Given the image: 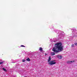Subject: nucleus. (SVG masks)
Listing matches in <instances>:
<instances>
[{"mask_svg":"<svg viewBox=\"0 0 77 77\" xmlns=\"http://www.w3.org/2000/svg\"><path fill=\"white\" fill-rule=\"evenodd\" d=\"M45 55H47V54H45Z\"/></svg>","mask_w":77,"mask_h":77,"instance_id":"16","label":"nucleus"},{"mask_svg":"<svg viewBox=\"0 0 77 77\" xmlns=\"http://www.w3.org/2000/svg\"><path fill=\"white\" fill-rule=\"evenodd\" d=\"M20 47H25V46L23 45H22L20 46Z\"/></svg>","mask_w":77,"mask_h":77,"instance_id":"14","label":"nucleus"},{"mask_svg":"<svg viewBox=\"0 0 77 77\" xmlns=\"http://www.w3.org/2000/svg\"><path fill=\"white\" fill-rule=\"evenodd\" d=\"M26 60L27 61H28V62H30V59L29 58L26 59Z\"/></svg>","mask_w":77,"mask_h":77,"instance_id":"7","label":"nucleus"},{"mask_svg":"<svg viewBox=\"0 0 77 77\" xmlns=\"http://www.w3.org/2000/svg\"><path fill=\"white\" fill-rule=\"evenodd\" d=\"M62 43H57L55 44V48H53L52 49V51L54 53H57L59 51H62L63 50V46H62Z\"/></svg>","mask_w":77,"mask_h":77,"instance_id":"1","label":"nucleus"},{"mask_svg":"<svg viewBox=\"0 0 77 77\" xmlns=\"http://www.w3.org/2000/svg\"><path fill=\"white\" fill-rule=\"evenodd\" d=\"M59 58H60V59H62V56H61V55L60 56Z\"/></svg>","mask_w":77,"mask_h":77,"instance_id":"9","label":"nucleus"},{"mask_svg":"<svg viewBox=\"0 0 77 77\" xmlns=\"http://www.w3.org/2000/svg\"><path fill=\"white\" fill-rule=\"evenodd\" d=\"M75 62V61H67V63H73V62Z\"/></svg>","mask_w":77,"mask_h":77,"instance_id":"3","label":"nucleus"},{"mask_svg":"<svg viewBox=\"0 0 77 77\" xmlns=\"http://www.w3.org/2000/svg\"><path fill=\"white\" fill-rule=\"evenodd\" d=\"M22 61H23V62H24L26 61V60L24 59H23L22 60Z\"/></svg>","mask_w":77,"mask_h":77,"instance_id":"11","label":"nucleus"},{"mask_svg":"<svg viewBox=\"0 0 77 77\" xmlns=\"http://www.w3.org/2000/svg\"><path fill=\"white\" fill-rule=\"evenodd\" d=\"M51 57L50 56H49V59L48 60V62H50V61H51Z\"/></svg>","mask_w":77,"mask_h":77,"instance_id":"4","label":"nucleus"},{"mask_svg":"<svg viewBox=\"0 0 77 77\" xmlns=\"http://www.w3.org/2000/svg\"><path fill=\"white\" fill-rule=\"evenodd\" d=\"M39 50L41 52V51H43V49H42V48L41 47H40L39 48Z\"/></svg>","mask_w":77,"mask_h":77,"instance_id":"5","label":"nucleus"},{"mask_svg":"<svg viewBox=\"0 0 77 77\" xmlns=\"http://www.w3.org/2000/svg\"><path fill=\"white\" fill-rule=\"evenodd\" d=\"M51 56L55 55V53H54V52H51Z\"/></svg>","mask_w":77,"mask_h":77,"instance_id":"6","label":"nucleus"},{"mask_svg":"<svg viewBox=\"0 0 77 77\" xmlns=\"http://www.w3.org/2000/svg\"><path fill=\"white\" fill-rule=\"evenodd\" d=\"M2 69L3 70H4V71H5V72H6V71H7L6 69H5L4 68H2Z\"/></svg>","mask_w":77,"mask_h":77,"instance_id":"8","label":"nucleus"},{"mask_svg":"<svg viewBox=\"0 0 77 77\" xmlns=\"http://www.w3.org/2000/svg\"><path fill=\"white\" fill-rule=\"evenodd\" d=\"M74 45H77V43H74Z\"/></svg>","mask_w":77,"mask_h":77,"instance_id":"15","label":"nucleus"},{"mask_svg":"<svg viewBox=\"0 0 77 77\" xmlns=\"http://www.w3.org/2000/svg\"><path fill=\"white\" fill-rule=\"evenodd\" d=\"M57 57H58V58H60V56H59V55H58L57 56Z\"/></svg>","mask_w":77,"mask_h":77,"instance_id":"12","label":"nucleus"},{"mask_svg":"<svg viewBox=\"0 0 77 77\" xmlns=\"http://www.w3.org/2000/svg\"><path fill=\"white\" fill-rule=\"evenodd\" d=\"M56 63L55 62V60H51L50 62H49L48 64L50 65H55L56 64Z\"/></svg>","mask_w":77,"mask_h":77,"instance_id":"2","label":"nucleus"},{"mask_svg":"<svg viewBox=\"0 0 77 77\" xmlns=\"http://www.w3.org/2000/svg\"><path fill=\"white\" fill-rule=\"evenodd\" d=\"M71 47H74V44H72V46H71Z\"/></svg>","mask_w":77,"mask_h":77,"instance_id":"10","label":"nucleus"},{"mask_svg":"<svg viewBox=\"0 0 77 77\" xmlns=\"http://www.w3.org/2000/svg\"><path fill=\"white\" fill-rule=\"evenodd\" d=\"M3 62H0V64H3Z\"/></svg>","mask_w":77,"mask_h":77,"instance_id":"13","label":"nucleus"}]
</instances>
